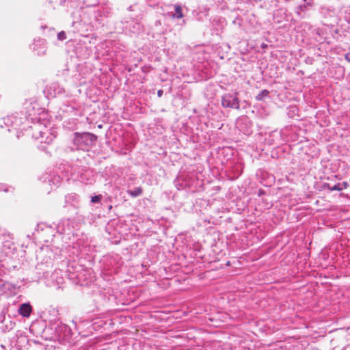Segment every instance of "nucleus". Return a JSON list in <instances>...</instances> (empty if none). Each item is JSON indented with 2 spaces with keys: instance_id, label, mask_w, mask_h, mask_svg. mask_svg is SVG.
<instances>
[{
  "instance_id": "nucleus-1",
  "label": "nucleus",
  "mask_w": 350,
  "mask_h": 350,
  "mask_svg": "<svg viewBox=\"0 0 350 350\" xmlns=\"http://www.w3.org/2000/svg\"><path fill=\"white\" fill-rule=\"evenodd\" d=\"M97 136L91 133H75L73 146L77 150H89L96 143Z\"/></svg>"
},
{
  "instance_id": "nucleus-2",
  "label": "nucleus",
  "mask_w": 350,
  "mask_h": 350,
  "mask_svg": "<svg viewBox=\"0 0 350 350\" xmlns=\"http://www.w3.org/2000/svg\"><path fill=\"white\" fill-rule=\"evenodd\" d=\"M33 129L34 131L33 137L41 143L49 144L56 137L55 132L49 131L46 128L42 127L40 124H34Z\"/></svg>"
},
{
  "instance_id": "nucleus-3",
  "label": "nucleus",
  "mask_w": 350,
  "mask_h": 350,
  "mask_svg": "<svg viewBox=\"0 0 350 350\" xmlns=\"http://www.w3.org/2000/svg\"><path fill=\"white\" fill-rule=\"evenodd\" d=\"M237 92L234 94L226 93L221 97V105L225 108L239 109L240 108Z\"/></svg>"
},
{
  "instance_id": "nucleus-4",
  "label": "nucleus",
  "mask_w": 350,
  "mask_h": 350,
  "mask_svg": "<svg viewBox=\"0 0 350 350\" xmlns=\"http://www.w3.org/2000/svg\"><path fill=\"white\" fill-rule=\"evenodd\" d=\"M19 113L8 116L3 118V122L7 126H11L14 129H17L21 126L25 120V117L19 116Z\"/></svg>"
},
{
  "instance_id": "nucleus-5",
  "label": "nucleus",
  "mask_w": 350,
  "mask_h": 350,
  "mask_svg": "<svg viewBox=\"0 0 350 350\" xmlns=\"http://www.w3.org/2000/svg\"><path fill=\"white\" fill-rule=\"evenodd\" d=\"M73 221L70 219H63L57 225V231L62 234H69L74 228Z\"/></svg>"
},
{
  "instance_id": "nucleus-6",
  "label": "nucleus",
  "mask_w": 350,
  "mask_h": 350,
  "mask_svg": "<svg viewBox=\"0 0 350 350\" xmlns=\"http://www.w3.org/2000/svg\"><path fill=\"white\" fill-rule=\"evenodd\" d=\"M55 332L57 336L59 338H64L68 337L71 334L70 328L66 324L57 323L55 328Z\"/></svg>"
},
{
  "instance_id": "nucleus-7",
  "label": "nucleus",
  "mask_w": 350,
  "mask_h": 350,
  "mask_svg": "<svg viewBox=\"0 0 350 350\" xmlns=\"http://www.w3.org/2000/svg\"><path fill=\"white\" fill-rule=\"evenodd\" d=\"M47 92L50 96L55 97L64 92V89L59 83H53L48 88Z\"/></svg>"
},
{
  "instance_id": "nucleus-8",
  "label": "nucleus",
  "mask_w": 350,
  "mask_h": 350,
  "mask_svg": "<svg viewBox=\"0 0 350 350\" xmlns=\"http://www.w3.org/2000/svg\"><path fill=\"white\" fill-rule=\"evenodd\" d=\"M33 49L37 51L38 55H42L45 53V41L44 40H36L33 44Z\"/></svg>"
},
{
  "instance_id": "nucleus-9",
  "label": "nucleus",
  "mask_w": 350,
  "mask_h": 350,
  "mask_svg": "<svg viewBox=\"0 0 350 350\" xmlns=\"http://www.w3.org/2000/svg\"><path fill=\"white\" fill-rule=\"evenodd\" d=\"M18 312L21 316L29 317L32 312V307L29 303H24L20 306Z\"/></svg>"
},
{
  "instance_id": "nucleus-10",
  "label": "nucleus",
  "mask_w": 350,
  "mask_h": 350,
  "mask_svg": "<svg viewBox=\"0 0 350 350\" xmlns=\"http://www.w3.org/2000/svg\"><path fill=\"white\" fill-rule=\"evenodd\" d=\"M174 9V12L171 11L168 12L170 16L173 18H182L183 17V14L182 12V7L180 5L176 4L171 6Z\"/></svg>"
},
{
  "instance_id": "nucleus-11",
  "label": "nucleus",
  "mask_w": 350,
  "mask_h": 350,
  "mask_svg": "<svg viewBox=\"0 0 350 350\" xmlns=\"http://www.w3.org/2000/svg\"><path fill=\"white\" fill-rule=\"evenodd\" d=\"M313 0H304V3L298 5L295 9V12L300 16L302 12H305L309 7L313 6Z\"/></svg>"
},
{
  "instance_id": "nucleus-12",
  "label": "nucleus",
  "mask_w": 350,
  "mask_h": 350,
  "mask_svg": "<svg viewBox=\"0 0 350 350\" xmlns=\"http://www.w3.org/2000/svg\"><path fill=\"white\" fill-rule=\"evenodd\" d=\"M126 28H129V31L134 33H137L142 31V25L138 22L132 21Z\"/></svg>"
},
{
  "instance_id": "nucleus-13",
  "label": "nucleus",
  "mask_w": 350,
  "mask_h": 350,
  "mask_svg": "<svg viewBox=\"0 0 350 350\" xmlns=\"http://www.w3.org/2000/svg\"><path fill=\"white\" fill-rule=\"evenodd\" d=\"M65 201L66 204H70L72 206H76L78 202V196L75 194H69L66 196Z\"/></svg>"
},
{
  "instance_id": "nucleus-14",
  "label": "nucleus",
  "mask_w": 350,
  "mask_h": 350,
  "mask_svg": "<svg viewBox=\"0 0 350 350\" xmlns=\"http://www.w3.org/2000/svg\"><path fill=\"white\" fill-rule=\"evenodd\" d=\"M69 273H70V277L71 278H77L78 280H80L81 278V273H79L78 271H75L73 266L69 265L68 266V270H67Z\"/></svg>"
},
{
  "instance_id": "nucleus-15",
  "label": "nucleus",
  "mask_w": 350,
  "mask_h": 350,
  "mask_svg": "<svg viewBox=\"0 0 350 350\" xmlns=\"http://www.w3.org/2000/svg\"><path fill=\"white\" fill-rule=\"evenodd\" d=\"M128 193L132 197L139 196L142 193V189L141 187H135L132 190H129Z\"/></svg>"
},
{
  "instance_id": "nucleus-16",
  "label": "nucleus",
  "mask_w": 350,
  "mask_h": 350,
  "mask_svg": "<svg viewBox=\"0 0 350 350\" xmlns=\"http://www.w3.org/2000/svg\"><path fill=\"white\" fill-rule=\"evenodd\" d=\"M269 94V92L267 90H263L262 91H260L256 96V99L257 100H263L265 97H267L268 95Z\"/></svg>"
},
{
  "instance_id": "nucleus-17",
  "label": "nucleus",
  "mask_w": 350,
  "mask_h": 350,
  "mask_svg": "<svg viewBox=\"0 0 350 350\" xmlns=\"http://www.w3.org/2000/svg\"><path fill=\"white\" fill-rule=\"evenodd\" d=\"M327 188L329 191H342L344 189V187H342L340 183L336 184L333 186H331L329 184L327 185Z\"/></svg>"
},
{
  "instance_id": "nucleus-18",
  "label": "nucleus",
  "mask_w": 350,
  "mask_h": 350,
  "mask_svg": "<svg viewBox=\"0 0 350 350\" xmlns=\"http://www.w3.org/2000/svg\"><path fill=\"white\" fill-rule=\"evenodd\" d=\"M102 196L100 195L94 196L92 197L91 202L92 203H98L100 201Z\"/></svg>"
},
{
  "instance_id": "nucleus-19",
  "label": "nucleus",
  "mask_w": 350,
  "mask_h": 350,
  "mask_svg": "<svg viewBox=\"0 0 350 350\" xmlns=\"http://www.w3.org/2000/svg\"><path fill=\"white\" fill-rule=\"evenodd\" d=\"M57 38L59 40H64L66 38V35L64 31H61L57 34Z\"/></svg>"
},
{
  "instance_id": "nucleus-20",
  "label": "nucleus",
  "mask_w": 350,
  "mask_h": 350,
  "mask_svg": "<svg viewBox=\"0 0 350 350\" xmlns=\"http://www.w3.org/2000/svg\"><path fill=\"white\" fill-rule=\"evenodd\" d=\"M53 183L57 187L60 184V178L59 176H55L53 180Z\"/></svg>"
},
{
  "instance_id": "nucleus-21",
  "label": "nucleus",
  "mask_w": 350,
  "mask_h": 350,
  "mask_svg": "<svg viewBox=\"0 0 350 350\" xmlns=\"http://www.w3.org/2000/svg\"><path fill=\"white\" fill-rule=\"evenodd\" d=\"M342 187H344V189H346L348 187V183L347 182H343L342 183H340Z\"/></svg>"
},
{
  "instance_id": "nucleus-22",
  "label": "nucleus",
  "mask_w": 350,
  "mask_h": 350,
  "mask_svg": "<svg viewBox=\"0 0 350 350\" xmlns=\"http://www.w3.org/2000/svg\"><path fill=\"white\" fill-rule=\"evenodd\" d=\"M345 59H346L347 61H348L349 62H350V53L347 54V55H345Z\"/></svg>"
},
{
  "instance_id": "nucleus-23",
  "label": "nucleus",
  "mask_w": 350,
  "mask_h": 350,
  "mask_svg": "<svg viewBox=\"0 0 350 350\" xmlns=\"http://www.w3.org/2000/svg\"><path fill=\"white\" fill-rule=\"evenodd\" d=\"M163 90H158V92H157L158 96L161 97L163 95Z\"/></svg>"
}]
</instances>
